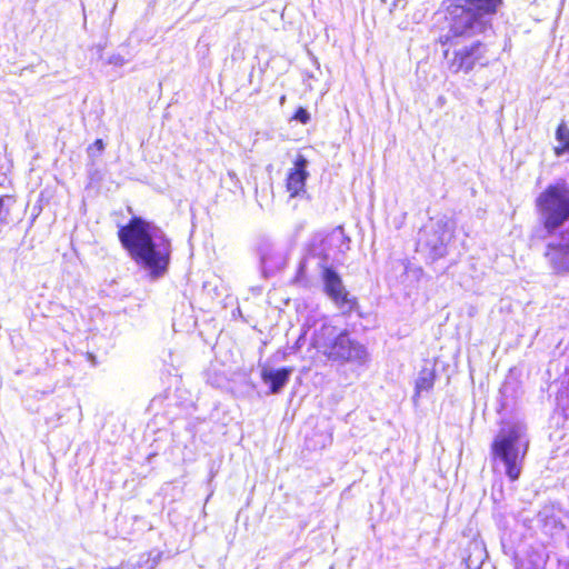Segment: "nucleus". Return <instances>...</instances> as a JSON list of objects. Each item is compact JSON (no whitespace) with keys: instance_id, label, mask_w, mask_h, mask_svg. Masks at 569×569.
<instances>
[{"instance_id":"2","label":"nucleus","mask_w":569,"mask_h":569,"mask_svg":"<svg viewBox=\"0 0 569 569\" xmlns=\"http://www.w3.org/2000/svg\"><path fill=\"white\" fill-rule=\"evenodd\" d=\"M446 19L455 36L467 34L482 19L497 13L502 0H447Z\"/></svg>"},{"instance_id":"17","label":"nucleus","mask_w":569,"mask_h":569,"mask_svg":"<svg viewBox=\"0 0 569 569\" xmlns=\"http://www.w3.org/2000/svg\"><path fill=\"white\" fill-rule=\"evenodd\" d=\"M109 63L121 67L126 63V59L120 54L112 56L109 59Z\"/></svg>"},{"instance_id":"14","label":"nucleus","mask_w":569,"mask_h":569,"mask_svg":"<svg viewBox=\"0 0 569 569\" xmlns=\"http://www.w3.org/2000/svg\"><path fill=\"white\" fill-rule=\"evenodd\" d=\"M556 139L559 144L553 148V153L558 157L569 152V128L561 121L556 129Z\"/></svg>"},{"instance_id":"7","label":"nucleus","mask_w":569,"mask_h":569,"mask_svg":"<svg viewBox=\"0 0 569 569\" xmlns=\"http://www.w3.org/2000/svg\"><path fill=\"white\" fill-rule=\"evenodd\" d=\"M366 358V349L359 342L352 340L347 331L338 339L336 347H331L328 360L331 361H362Z\"/></svg>"},{"instance_id":"5","label":"nucleus","mask_w":569,"mask_h":569,"mask_svg":"<svg viewBox=\"0 0 569 569\" xmlns=\"http://www.w3.org/2000/svg\"><path fill=\"white\" fill-rule=\"evenodd\" d=\"M487 53V46L481 41L455 47L448 60V68L452 73H469L475 68L486 67L489 63Z\"/></svg>"},{"instance_id":"8","label":"nucleus","mask_w":569,"mask_h":569,"mask_svg":"<svg viewBox=\"0 0 569 569\" xmlns=\"http://www.w3.org/2000/svg\"><path fill=\"white\" fill-rule=\"evenodd\" d=\"M543 257L555 274H569V240L547 243Z\"/></svg>"},{"instance_id":"20","label":"nucleus","mask_w":569,"mask_h":569,"mask_svg":"<svg viewBox=\"0 0 569 569\" xmlns=\"http://www.w3.org/2000/svg\"><path fill=\"white\" fill-rule=\"evenodd\" d=\"M447 241H448V239L447 240L441 239V244H446Z\"/></svg>"},{"instance_id":"6","label":"nucleus","mask_w":569,"mask_h":569,"mask_svg":"<svg viewBox=\"0 0 569 569\" xmlns=\"http://www.w3.org/2000/svg\"><path fill=\"white\" fill-rule=\"evenodd\" d=\"M326 292L342 310V312H351L356 306L353 297L346 291L342 281L337 272L326 269L323 272Z\"/></svg>"},{"instance_id":"15","label":"nucleus","mask_w":569,"mask_h":569,"mask_svg":"<svg viewBox=\"0 0 569 569\" xmlns=\"http://www.w3.org/2000/svg\"><path fill=\"white\" fill-rule=\"evenodd\" d=\"M13 202L12 197L1 196L0 197V224L8 223L9 207Z\"/></svg>"},{"instance_id":"10","label":"nucleus","mask_w":569,"mask_h":569,"mask_svg":"<svg viewBox=\"0 0 569 569\" xmlns=\"http://www.w3.org/2000/svg\"><path fill=\"white\" fill-rule=\"evenodd\" d=\"M345 331L330 323H322L313 333L312 346L328 358L331 347H336L338 339H340Z\"/></svg>"},{"instance_id":"9","label":"nucleus","mask_w":569,"mask_h":569,"mask_svg":"<svg viewBox=\"0 0 569 569\" xmlns=\"http://www.w3.org/2000/svg\"><path fill=\"white\" fill-rule=\"evenodd\" d=\"M350 249V238L342 227H337L327 233L321 240V253L326 258H337Z\"/></svg>"},{"instance_id":"18","label":"nucleus","mask_w":569,"mask_h":569,"mask_svg":"<svg viewBox=\"0 0 569 569\" xmlns=\"http://www.w3.org/2000/svg\"><path fill=\"white\" fill-rule=\"evenodd\" d=\"M91 148H96L99 152H101L104 149V143L101 139H97Z\"/></svg>"},{"instance_id":"11","label":"nucleus","mask_w":569,"mask_h":569,"mask_svg":"<svg viewBox=\"0 0 569 569\" xmlns=\"http://www.w3.org/2000/svg\"><path fill=\"white\" fill-rule=\"evenodd\" d=\"M308 161L303 157H299L295 162V168L287 178V191L291 198L300 197L306 193V179L308 172L306 170Z\"/></svg>"},{"instance_id":"1","label":"nucleus","mask_w":569,"mask_h":569,"mask_svg":"<svg viewBox=\"0 0 569 569\" xmlns=\"http://www.w3.org/2000/svg\"><path fill=\"white\" fill-rule=\"evenodd\" d=\"M119 239L131 259L151 276L159 277L167 270L170 259V241L158 227L133 218L119 230Z\"/></svg>"},{"instance_id":"16","label":"nucleus","mask_w":569,"mask_h":569,"mask_svg":"<svg viewBox=\"0 0 569 569\" xmlns=\"http://www.w3.org/2000/svg\"><path fill=\"white\" fill-rule=\"evenodd\" d=\"M295 119L299 120L302 123H307L310 119V114L303 108H299L295 114Z\"/></svg>"},{"instance_id":"19","label":"nucleus","mask_w":569,"mask_h":569,"mask_svg":"<svg viewBox=\"0 0 569 569\" xmlns=\"http://www.w3.org/2000/svg\"><path fill=\"white\" fill-rule=\"evenodd\" d=\"M446 229H447V224L446 223H439L437 232H442L443 233L446 231Z\"/></svg>"},{"instance_id":"4","label":"nucleus","mask_w":569,"mask_h":569,"mask_svg":"<svg viewBox=\"0 0 569 569\" xmlns=\"http://www.w3.org/2000/svg\"><path fill=\"white\" fill-rule=\"evenodd\" d=\"M521 431L513 426L508 430H501L490 445L492 461H500L510 481H517L522 471L523 461L528 450L526 442L520 447Z\"/></svg>"},{"instance_id":"13","label":"nucleus","mask_w":569,"mask_h":569,"mask_svg":"<svg viewBox=\"0 0 569 569\" xmlns=\"http://www.w3.org/2000/svg\"><path fill=\"white\" fill-rule=\"evenodd\" d=\"M437 372L435 367L421 368L415 383V399H417L422 392L430 391L435 386Z\"/></svg>"},{"instance_id":"3","label":"nucleus","mask_w":569,"mask_h":569,"mask_svg":"<svg viewBox=\"0 0 569 569\" xmlns=\"http://www.w3.org/2000/svg\"><path fill=\"white\" fill-rule=\"evenodd\" d=\"M543 229L553 233L569 220V186L565 181L548 184L536 198Z\"/></svg>"},{"instance_id":"12","label":"nucleus","mask_w":569,"mask_h":569,"mask_svg":"<svg viewBox=\"0 0 569 569\" xmlns=\"http://www.w3.org/2000/svg\"><path fill=\"white\" fill-rule=\"evenodd\" d=\"M292 371V368H281L278 370L264 368L261 371V378L264 383L270 385L271 393H279L287 385Z\"/></svg>"}]
</instances>
